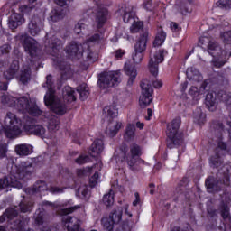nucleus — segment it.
<instances>
[{"instance_id": "22", "label": "nucleus", "mask_w": 231, "mask_h": 231, "mask_svg": "<svg viewBox=\"0 0 231 231\" xmlns=\"http://www.w3.org/2000/svg\"><path fill=\"white\" fill-rule=\"evenodd\" d=\"M102 37L99 33H95L91 35L90 37L87 38L85 42L83 43V46H88L87 49V60L88 62H93V51H91V48L89 47V42H98Z\"/></svg>"}, {"instance_id": "47", "label": "nucleus", "mask_w": 231, "mask_h": 231, "mask_svg": "<svg viewBox=\"0 0 231 231\" xmlns=\"http://www.w3.org/2000/svg\"><path fill=\"white\" fill-rule=\"evenodd\" d=\"M60 120L56 116L51 117L49 120L48 128L50 131H58L60 126Z\"/></svg>"}, {"instance_id": "31", "label": "nucleus", "mask_w": 231, "mask_h": 231, "mask_svg": "<svg viewBox=\"0 0 231 231\" xmlns=\"http://www.w3.org/2000/svg\"><path fill=\"white\" fill-rule=\"evenodd\" d=\"M165 39H167V33L164 32L162 28H161V30L158 31L153 41V48H160V46H162L163 42H165Z\"/></svg>"}, {"instance_id": "24", "label": "nucleus", "mask_w": 231, "mask_h": 231, "mask_svg": "<svg viewBox=\"0 0 231 231\" xmlns=\"http://www.w3.org/2000/svg\"><path fill=\"white\" fill-rule=\"evenodd\" d=\"M24 23V16L21 14L14 13L9 18V28L11 30H17Z\"/></svg>"}, {"instance_id": "3", "label": "nucleus", "mask_w": 231, "mask_h": 231, "mask_svg": "<svg viewBox=\"0 0 231 231\" xmlns=\"http://www.w3.org/2000/svg\"><path fill=\"white\" fill-rule=\"evenodd\" d=\"M182 119L180 116L167 124L166 127V147L167 149H177L184 142V133L180 131Z\"/></svg>"}, {"instance_id": "19", "label": "nucleus", "mask_w": 231, "mask_h": 231, "mask_svg": "<svg viewBox=\"0 0 231 231\" xmlns=\"http://www.w3.org/2000/svg\"><path fill=\"white\" fill-rule=\"evenodd\" d=\"M103 151L104 141L101 139H97L93 142L92 145L88 149V154H90L92 158H98V156H100Z\"/></svg>"}, {"instance_id": "2", "label": "nucleus", "mask_w": 231, "mask_h": 231, "mask_svg": "<svg viewBox=\"0 0 231 231\" xmlns=\"http://www.w3.org/2000/svg\"><path fill=\"white\" fill-rule=\"evenodd\" d=\"M226 171L220 170L217 176L209 175L205 180L206 190L208 194L216 195L224 191L226 186L231 185V172L228 167H223Z\"/></svg>"}, {"instance_id": "17", "label": "nucleus", "mask_w": 231, "mask_h": 231, "mask_svg": "<svg viewBox=\"0 0 231 231\" xmlns=\"http://www.w3.org/2000/svg\"><path fill=\"white\" fill-rule=\"evenodd\" d=\"M60 48H62V40L57 38V36H52L45 42V51L50 55H57Z\"/></svg>"}, {"instance_id": "25", "label": "nucleus", "mask_w": 231, "mask_h": 231, "mask_svg": "<svg viewBox=\"0 0 231 231\" xmlns=\"http://www.w3.org/2000/svg\"><path fill=\"white\" fill-rule=\"evenodd\" d=\"M25 51L30 55L31 59H37L39 53V47L36 42H32V40L24 41Z\"/></svg>"}, {"instance_id": "37", "label": "nucleus", "mask_w": 231, "mask_h": 231, "mask_svg": "<svg viewBox=\"0 0 231 231\" xmlns=\"http://www.w3.org/2000/svg\"><path fill=\"white\" fill-rule=\"evenodd\" d=\"M135 132H136V127L135 125L129 124L126 126V131L125 134V139L126 142L133 141L135 137Z\"/></svg>"}, {"instance_id": "20", "label": "nucleus", "mask_w": 231, "mask_h": 231, "mask_svg": "<svg viewBox=\"0 0 231 231\" xmlns=\"http://www.w3.org/2000/svg\"><path fill=\"white\" fill-rule=\"evenodd\" d=\"M125 73L129 77L127 86H133L136 80V77H138L136 67L132 63H125Z\"/></svg>"}, {"instance_id": "49", "label": "nucleus", "mask_w": 231, "mask_h": 231, "mask_svg": "<svg viewBox=\"0 0 231 231\" xmlns=\"http://www.w3.org/2000/svg\"><path fill=\"white\" fill-rule=\"evenodd\" d=\"M91 161V158L88 157V155H79V158H76L75 162L78 165H85L87 163H89Z\"/></svg>"}, {"instance_id": "61", "label": "nucleus", "mask_w": 231, "mask_h": 231, "mask_svg": "<svg viewBox=\"0 0 231 231\" xmlns=\"http://www.w3.org/2000/svg\"><path fill=\"white\" fill-rule=\"evenodd\" d=\"M217 149H220L221 151H226V149H228V144L226 143V142L218 141Z\"/></svg>"}, {"instance_id": "43", "label": "nucleus", "mask_w": 231, "mask_h": 231, "mask_svg": "<svg viewBox=\"0 0 231 231\" xmlns=\"http://www.w3.org/2000/svg\"><path fill=\"white\" fill-rule=\"evenodd\" d=\"M223 164L222 157L220 155L216 154L212 155L209 159V165L212 168H219Z\"/></svg>"}, {"instance_id": "16", "label": "nucleus", "mask_w": 231, "mask_h": 231, "mask_svg": "<svg viewBox=\"0 0 231 231\" xmlns=\"http://www.w3.org/2000/svg\"><path fill=\"white\" fill-rule=\"evenodd\" d=\"M154 89L153 88H142L139 105L144 109L149 106L153 101Z\"/></svg>"}, {"instance_id": "10", "label": "nucleus", "mask_w": 231, "mask_h": 231, "mask_svg": "<svg viewBox=\"0 0 231 231\" xmlns=\"http://www.w3.org/2000/svg\"><path fill=\"white\" fill-rule=\"evenodd\" d=\"M165 55H169V51L165 49H161L154 53L153 58L149 60L148 70L155 79L158 77L160 64L165 60Z\"/></svg>"}, {"instance_id": "18", "label": "nucleus", "mask_w": 231, "mask_h": 231, "mask_svg": "<svg viewBox=\"0 0 231 231\" xmlns=\"http://www.w3.org/2000/svg\"><path fill=\"white\" fill-rule=\"evenodd\" d=\"M23 128L27 134H34L42 139L46 137V129L42 125H23Z\"/></svg>"}, {"instance_id": "63", "label": "nucleus", "mask_w": 231, "mask_h": 231, "mask_svg": "<svg viewBox=\"0 0 231 231\" xmlns=\"http://www.w3.org/2000/svg\"><path fill=\"white\" fill-rule=\"evenodd\" d=\"M119 151L124 153V156L125 158L127 157L128 146L126 143H121V145L119 146Z\"/></svg>"}, {"instance_id": "15", "label": "nucleus", "mask_w": 231, "mask_h": 231, "mask_svg": "<svg viewBox=\"0 0 231 231\" xmlns=\"http://www.w3.org/2000/svg\"><path fill=\"white\" fill-rule=\"evenodd\" d=\"M109 19V10L106 7H98L95 14L97 30H102Z\"/></svg>"}, {"instance_id": "5", "label": "nucleus", "mask_w": 231, "mask_h": 231, "mask_svg": "<svg viewBox=\"0 0 231 231\" xmlns=\"http://www.w3.org/2000/svg\"><path fill=\"white\" fill-rule=\"evenodd\" d=\"M56 90L54 88H49L44 97V104L51 109L52 113L58 116H64L69 110L72 109V106H69L65 103H62L60 99L56 97Z\"/></svg>"}, {"instance_id": "48", "label": "nucleus", "mask_w": 231, "mask_h": 231, "mask_svg": "<svg viewBox=\"0 0 231 231\" xmlns=\"http://www.w3.org/2000/svg\"><path fill=\"white\" fill-rule=\"evenodd\" d=\"M77 91L81 101H86L90 94L88 88H77Z\"/></svg>"}, {"instance_id": "42", "label": "nucleus", "mask_w": 231, "mask_h": 231, "mask_svg": "<svg viewBox=\"0 0 231 231\" xmlns=\"http://www.w3.org/2000/svg\"><path fill=\"white\" fill-rule=\"evenodd\" d=\"M32 79V71L30 69H24L20 75L19 80L23 84V86H26L28 84V81Z\"/></svg>"}, {"instance_id": "38", "label": "nucleus", "mask_w": 231, "mask_h": 231, "mask_svg": "<svg viewBox=\"0 0 231 231\" xmlns=\"http://www.w3.org/2000/svg\"><path fill=\"white\" fill-rule=\"evenodd\" d=\"M63 100L64 104L73 108L72 104H75L77 100L76 92L74 90L69 91L67 95L63 97Z\"/></svg>"}, {"instance_id": "62", "label": "nucleus", "mask_w": 231, "mask_h": 231, "mask_svg": "<svg viewBox=\"0 0 231 231\" xmlns=\"http://www.w3.org/2000/svg\"><path fill=\"white\" fill-rule=\"evenodd\" d=\"M46 85L47 88H53V76L51 74L46 76Z\"/></svg>"}, {"instance_id": "50", "label": "nucleus", "mask_w": 231, "mask_h": 231, "mask_svg": "<svg viewBox=\"0 0 231 231\" xmlns=\"http://www.w3.org/2000/svg\"><path fill=\"white\" fill-rule=\"evenodd\" d=\"M143 53L144 52H142V51H134L132 57L134 64H140V62L143 60Z\"/></svg>"}, {"instance_id": "36", "label": "nucleus", "mask_w": 231, "mask_h": 231, "mask_svg": "<svg viewBox=\"0 0 231 231\" xmlns=\"http://www.w3.org/2000/svg\"><path fill=\"white\" fill-rule=\"evenodd\" d=\"M15 152L19 156H28L32 152V151L27 144H17L15 146Z\"/></svg>"}, {"instance_id": "30", "label": "nucleus", "mask_w": 231, "mask_h": 231, "mask_svg": "<svg viewBox=\"0 0 231 231\" xmlns=\"http://www.w3.org/2000/svg\"><path fill=\"white\" fill-rule=\"evenodd\" d=\"M103 112L106 114L109 120H114V118H117L119 116V110L116 105L105 106Z\"/></svg>"}, {"instance_id": "21", "label": "nucleus", "mask_w": 231, "mask_h": 231, "mask_svg": "<svg viewBox=\"0 0 231 231\" xmlns=\"http://www.w3.org/2000/svg\"><path fill=\"white\" fill-rule=\"evenodd\" d=\"M149 42V32L140 34L134 46L135 51L145 53L147 50V42Z\"/></svg>"}, {"instance_id": "14", "label": "nucleus", "mask_w": 231, "mask_h": 231, "mask_svg": "<svg viewBox=\"0 0 231 231\" xmlns=\"http://www.w3.org/2000/svg\"><path fill=\"white\" fill-rule=\"evenodd\" d=\"M130 157H126L127 165L130 170L134 171V165L136 164L135 158H140L143 155V148L140 144L134 142L129 144Z\"/></svg>"}, {"instance_id": "45", "label": "nucleus", "mask_w": 231, "mask_h": 231, "mask_svg": "<svg viewBox=\"0 0 231 231\" xmlns=\"http://www.w3.org/2000/svg\"><path fill=\"white\" fill-rule=\"evenodd\" d=\"M35 215H36L35 220H34L35 225L38 226H43L44 218H45V212L38 209L35 211Z\"/></svg>"}, {"instance_id": "29", "label": "nucleus", "mask_w": 231, "mask_h": 231, "mask_svg": "<svg viewBox=\"0 0 231 231\" xmlns=\"http://www.w3.org/2000/svg\"><path fill=\"white\" fill-rule=\"evenodd\" d=\"M206 93V88H191L189 91V96L193 98V101L199 102Z\"/></svg>"}, {"instance_id": "53", "label": "nucleus", "mask_w": 231, "mask_h": 231, "mask_svg": "<svg viewBox=\"0 0 231 231\" xmlns=\"http://www.w3.org/2000/svg\"><path fill=\"white\" fill-rule=\"evenodd\" d=\"M19 208H20V211L23 213H27L32 210V205L26 202H20Z\"/></svg>"}, {"instance_id": "13", "label": "nucleus", "mask_w": 231, "mask_h": 231, "mask_svg": "<svg viewBox=\"0 0 231 231\" xmlns=\"http://www.w3.org/2000/svg\"><path fill=\"white\" fill-rule=\"evenodd\" d=\"M199 45L201 46L202 48L204 46H207L208 48V52L213 59H219L223 55V49L217 42H208V38L206 37H200L199 38Z\"/></svg>"}, {"instance_id": "46", "label": "nucleus", "mask_w": 231, "mask_h": 231, "mask_svg": "<svg viewBox=\"0 0 231 231\" xmlns=\"http://www.w3.org/2000/svg\"><path fill=\"white\" fill-rule=\"evenodd\" d=\"M88 28V25L84 23V22L79 21L74 27V32L76 35H84V32H86Z\"/></svg>"}, {"instance_id": "60", "label": "nucleus", "mask_w": 231, "mask_h": 231, "mask_svg": "<svg viewBox=\"0 0 231 231\" xmlns=\"http://www.w3.org/2000/svg\"><path fill=\"white\" fill-rule=\"evenodd\" d=\"M207 211H208V215L210 217L214 218V217H217V210L215 209L213 207H208Z\"/></svg>"}, {"instance_id": "55", "label": "nucleus", "mask_w": 231, "mask_h": 231, "mask_svg": "<svg viewBox=\"0 0 231 231\" xmlns=\"http://www.w3.org/2000/svg\"><path fill=\"white\" fill-rule=\"evenodd\" d=\"M212 127L215 131L218 132L219 134H222L225 129L223 123H221L220 121H214L212 123Z\"/></svg>"}, {"instance_id": "41", "label": "nucleus", "mask_w": 231, "mask_h": 231, "mask_svg": "<svg viewBox=\"0 0 231 231\" xmlns=\"http://www.w3.org/2000/svg\"><path fill=\"white\" fill-rule=\"evenodd\" d=\"M103 204L106 207H111L115 204V192L112 189L107 194H105L102 199Z\"/></svg>"}, {"instance_id": "28", "label": "nucleus", "mask_w": 231, "mask_h": 231, "mask_svg": "<svg viewBox=\"0 0 231 231\" xmlns=\"http://www.w3.org/2000/svg\"><path fill=\"white\" fill-rule=\"evenodd\" d=\"M217 210L220 212L224 220L231 219L229 202L221 200L220 204L217 206Z\"/></svg>"}, {"instance_id": "11", "label": "nucleus", "mask_w": 231, "mask_h": 231, "mask_svg": "<svg viewBox=\"0 0 231 231\" xmlns=\"http://www.w3.org/2000/svg\"><path fill=\"white\" fill-rule=\"evenodd\" d=\"M84 48L86 47L82 43L72 41L65 47V53L69 59L79 60V59H82L84 53H88V50L86 51Z\"/></svg>"}, {"instance_id": "34", "label": "nucleus", "mask_w": 231, "mask_h": 231, "mask_svg": "<svg viewBox=\"0 0 231 231\" xmlns=\"http://www.w3.org/2000/svg\"><path fill=\"white\" fill-rule=\"evenodd\" d=\"M163 82L160 79L150 81L148 79H143L140 83V88H162Z\"/></svg>"}, {"instance_id": "33", "label": "nucleus", "mask_w": 231, "mask_h": 231, "mask_svg": "<svg viewBox=\"0 0 231 231\" xmlns=\"http://www.w3.org/2000/svg\"><path fill=\"white\" fill-rule=\"evenodd\" d=\"M62 222L64 224H69L67 226L68 231H79L80 229V225L79 222H76L75 224H73V217H69V216L63 217Z\"/></svg>"}, {"instance_id": "44", "label": "nucleus", "mask_w": 231, "mask_h": 231, "mask_svg": "<svg viewBox=\"0 0 231 231\" xmlns=\"http://www.w3.org/2000/svg\"><path fill=\"white\" fill-rule=\"evenodd\" d=\"M101 225H102L104 230L113 231L116 224L110 218H101Z\"/></svg>"}, {"instance_id": "35", "label": "nucleus", "mask_w": 231, "mask_h": 231, "mask_svg": "<svg viewBox=\"0 0 231 231\" xmlns=\"http://www.w3.org/2000/svg\"><path fill=\"white\" fill-rule=\"evenodd\" d=\"M186 75L189 80H199L200 79H203V76H201L199 70H198L194 67L188 69L186 71Z\"/></svg>"}, {"instance_id": "27", "label": "nucleus", "mask_w": 231, "mask_h": 231, "mask_svg": "<svg viewBox=\"0 0 231 231\" xmlns=\"http://www.w3.org/2000/svg\"><path fill=\"white\" fill-rule=\"evenodd\" d=\"M39 23H41V18L38 15L32 16L31 22L28 24L29 33L35 37L38 33L41 32V28H39Z\"/></svg>"}, {"instance_id": "57", "label": "nucleus", "mask_w": 231, "mask_h": 231, "mask_svg": "<svg viewBox=\"0 0 231 231\" xmlns=\"http://www.w3.org/2000/svg\"><path fill=\"white\" fill-rule=\"evenodd\" d=\"M221 38L223 39L224 43L231 44V31L225 32L221 34Z\"/></svg>"}, {"instance_id": "52", "label": "nucleus", "mask_w": 231, "mask_h": 231, "mask_svg": "<svg viewBox=\"0 0 231 231\" xmlns=\"http://www.w3.org/2000/svg\"><path fill=\"white\" fill-rule=\"evenodd\" d=\"M8 145L5 143H0V160L5 159L7 156Z\"/></svg>"}, {"instance_id": "26", "label": "nucleus", "mask_w": 231, "mask_h": 231, "mask_svg": "<svg viewBox=\"0 0 231 231\" xmlns=\"http://www.w3.org/2000/svg\"><path fill=\"white\" fill-rule=\"evenodd\" d=\"M19 61H13L10 67L4 71V78L5 80H12V79H14L15 75L19 72Z\"/></svg>"}, {"instance_id": "8", "label": "nucleus", "mask_w": 231, "mask_h": 231, "mask_svg": "<svg viewBox=\"0 0 231 231\" xmlns=\"http://www.w3.org/2000/svg\"><path fill=\"white\" fill-rule=\"evenodd\" d=\"M54 66L59 69L60 77L57 80V88H62L68 79L73 77L75 70L71 68V63L66 61L64 59H54Z\"/></svg>"}, {"instance_id": "23", "label": "nucleus", "mask_w": 231, "mask_h": 231, "mask_svg": "<svg viewBox=\"0 0 231 231\" xmlns=\"http://www.w3.org/2000/svg\"><path fill=\"white\" fill-rule=\"evenodd\" d=\"M47 190V184L44 180H37L32 188H27L25 192L30 196L42 193Z\"/></svg>"}, {"instance_id": "4", "label": "nucleus", "mask_w": 231, "mask_h": 231, "mask_svg": "<svg viewBox=\"0 0 231 231\" xmlns=\"http://www.w3.org/2000/svg\"><path fill=\"white\" fill-rule=\"evenodd\" d=\"M228 88H212L209 91L205 99V104L209 111H215L217 106V101L226 104L227 106H231V92H228Z\"/></svg>"}, {"instance_id": "59", "label": "nucleus", "mask_w": 231, "mask_h": 231, "mask_svg": "<svg viewBox=\"0 0 231 231\" xmlns=\"http://www.w3.org/2000/svg\"><path fill=\"white\" fill-rule=\"evenodd\" d=\"M25 222L23 220H19L18 223L14 226L15 231H24Z\"/></svg>"}, {"instance_id": "64", "label": "nucleus", "mask_w": 231, "mask_h": 231, "mask_svg": "<svg viewBox=\"0 0 231 231\" xmlns=\"http://www.w3.org/2000/svg\"><path fill=\"white\" fill-rule=\"evenodd\" d=\"M75 210H76L75 207H69L67 208L62 209V214L67 216V215L72 214Z\"/></svg>"}, {"instance_id": "54", "label": "nucleus", "mask_w": 231, "mask_h": 231, "mask_svg": "<svg viewBox=\"0 0 231 231\" xmlns=\"http://www.w3.org/2000/svg\"><path fill=\"white\" fill-rule=\"evenodd\" d=\"M143 28L142 22H134L131 27L132 33H138Z\"/></svg>"}, {"instance_id": "9", "label": "nucleus", "mask_w": 231, "mask_h": 231, "mask_svg": "<svg viewBox=\"0 0 231 231\" xmlns=\"http://www.w3.org/2000/svg\"><path fill=\"white\" fill-rule=\"evenodd\" d=\"M175 195L178 196L175 201L176 200L185 201L186 203H189V206H191L194 193L189 188L188 177H183L181 180L178 183L175 189Z\"/></svg>"}, {"instance_id": "51", "label": "nucleus", "mask_w": 231, "mask_h": 231, "mask_svg": "<svg viewBox=\"0 0 231 231\" xmlns=\"http://www.w3.org/2000/svg\"><path fill=\"white\" fill-rule=\"evenodd\" d=\"M4 213L6 217V219L10 221L16 217L18 215L17 211L14 208H7Z\"/></svg>"}, {"instance_id": "56", "label": "nucleus", "mask_w": 231, "mask_h": 231, "mask_svg": "<svg viewBox=\"0 0 231 231\" xmlns=\"http://www.w3.org/2000/svg\"><path fill=\"white\" fill-rule=\"evenodd\" d=\"M122 127H123V124L121 122H116V125L114 126V129L110 130V135L114 137L115 135L118 134Z\"/></svg>"}, {"instance_id": "6", "label": "nucleus", "mask_w": 231, "mask_h": 231, "mask_svg": "<svg viewBox=\"0 0 231 231\" xmlns=\"http://www.w3.org/2000/svg\"><path fill=\"white\" fill-rule=\"evenodd\" d=\"M22 120L12 112H7L4 120V134L6 138L13 139L22 134Z\"/></svg>"}, {"instance_id": "12", "label": "nucleus", "mask_w": 231, "mask_h": 231, "mask_svg": "<svg viewBox=\"0 0 231 231\" xmlns=\"http://www.w3.org/2000/svg\"><path fill=\"white\" fill-rule=\"evenodd\" d=\"M120 74L116 71L102 72L99 74L98 81L100 88L102 86H118L120 84Z\"/></svg>"}, {"instance_id": "7", "label": "nucleus", "mask_w": 231, "mask_h": 231, "mask_svg": "<svg viewBox=\"0 0 231 231\" xmlns=\"http://www.w3.org/2000/svg\"><path fill=\"white\" fill-rule=\"evenodd\" d=\"M16 109L22 114H29L32 117H40L43 112L36 101L29 100L27 97H20L14 102Z\"/></svg>"}, {"instance_id": "1", "label": "nucleus", "mask_w": 231, "mask_h": 231, "mask_svg": "<svg viewBox=\"0 0 231 231\" xmlns=\"http://www.w3.org/2000/svg\"><path fill=\"white\" fill-rule=\"evenodd\" d=\"M32 173L33 163L30 161L21 162L20 165L15 166V170L11 171L10 176H5L3 179H0V189L9 187L21 189L23 188L21 181H28Z\"/></svg>"}, {"instance_id": "39", "label": "nucleus", "mask_w": 231, "mask_h": 231, "mask_svg": "<svg viewBox=\"0 0 231 231\" xmlns=\"http://www.w3.org/2000/svg\"><path fill=\"white\" fill-rule=\"evenodd\" d=\"M123 217V209L117 208L113 210V212L110 214L109 218L112 220L113 223L116 225H118L122 221Z\"/></svg>"}, {"instance_id": "32", "label": "nucleus", "mask_w": 231, "mask_h": 231, "mask_svg": "<svg viewBox=\"0 0 231 231\" xmlns=\"http://www.w3.org/2000/svg\"><path fill=\"white\" fill-rule=\"evenodd\" d=\"M206 118L207 115L201 110V108H197L193 112L194 122L197 123L199 125H203L206 122Z\"/></svg>"}, {"instance_id": "40", "label": "nucleus", "mask_w": 231, "mask_h": 231, "mask_svg": "<svg viewBox=\"0 0 231 231\" xmlns=\"http://www.w3.org/2000/svg\"><path fill=\"white\" fill-rule=\"evenodd\" d=\"M134 17H136V13L133 11V7L131 9H126L123 14L124 23H134Z\"/></svg>"}, {"instance_id": "58", "label": "nucleus", "mask_w": 231, "mask_h": 231, "mask_svg": "<svg viewBox=\"0 0 231 231\" xmlns=\"http://www.w3.org/2000/svg\"><path fill=\"white\" fill-rule=\"evenodd\" d=\"M98 171H95V173L93 174V176L90 179V187L94 188L96 187V185L98 183Z\"/></svg>"}]
</instances>
